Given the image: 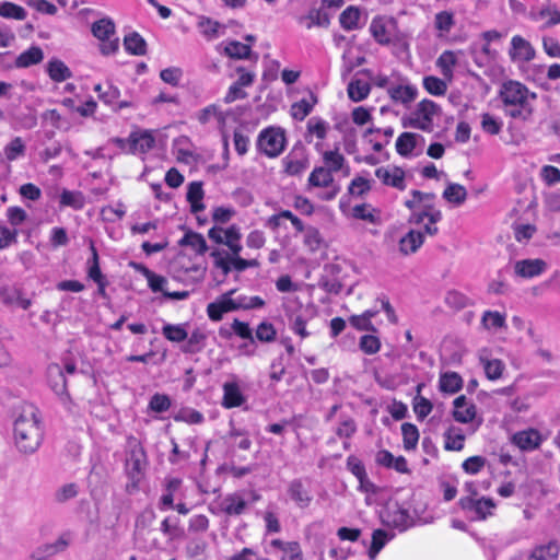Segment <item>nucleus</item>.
<instances>
[{
  "label": "nucleus",
  "instance_id": "f8f14e48",
  "mask_svg": "<svg viewBox=\"0 0 560 560\" xmlns=\"http://www.w3.org/2000/svg\"><path fill=\"white\" fill-rule=\"evenodd\" d=\"M374 175L385 187L397 191H405L407 189V172L401 166L394 164L382 165L375 168Z\"/></svg>",
  "mask_w": 560,
  "mask_h": 560
},
{
  "label": "nucleus",
  "instance_id": "473e14b6",
  "mask_svg": "<svg viewBox=\"0 0 560 560\" xmlns=\"http://www.w3.org/2000/svg\"><path fill=\"white\" fill-rule=\"evenodd\" d=\"M387 93L394 103L409 104L413 102L418 95V91L413 85H395L387 89Z\"/></svg>",
  "mask_w": 560,
  "mask_h": 560
},
{
  "label": "nucleus",
  "instance_id": "79ce46f5",
  "mask_svg": "<svg viewBox=\"0 0 560 560\" xmlns=\"http://www.w3.org/2000/svg\"><path fill=\"white\" fill-rule=\"evenodd\" d=\"M389 526L404 532L411 525L409 512L401 508H396L388 512L387 520L385 521Z\"/></svg>",
  "mask_w": 560,
  "mask_h": 560
},
{
  "label": "nucleus",
  "instance_id": "423d86ee",
  "mask_svg": "<svg viewBox=\"0 0 560 560\" xmlns=\"http://www.w3.org/2000/svg\"><path fill=\"white\" fill-rule=\"evenodd\" d=\"M91 33L98 42V51L108 57L119 51L120 39L117 36L116 24L109 16H104L91 24Z\"/></svg>",
  "mask_w": 560,
  "mask_h": 560
},
{
  "label": "nucleus",
  "instance_id": "e433bc0d",
  "mask_svg": "<svg viewBox=\"0 0 560 560\" xmlns=\"http://www.w3.org/2000/svg\"><path fill=\"white\" fill-rule=\"evenodd\" d=\"M361 10L355 5H349L339 15V23L345 31L360 28Z\"/></svg>",
  "mask_w": 560,
  "mask_h": 560
},
{
  "label": "nucleus",
  "instance_id": "bf43d9fd",
  "mask_svg": "<svg viewBox=\"0 0 560 560\" xmlns=\"http://www.w3.org/2000/svg\"><path fill=\"white\" fill-rule=\"evenodd\" d=\"M387 533L384 529L377 528L372 533V541L369 548L368 555L370 559H375L380 551L384 548L387 542Z\"/></svg>",
  "mask_w": 560,
  "mask_h": 560
},
{
  "label": "nucleus",
  "instance_id": "2f4dec72",
  "mask_svg": "<svg viewBox=\"0 0 560 560\" xmlns=\"http://www.w3.org/2000/svg\"><path fill=\"white\" fill-rule=\"evenodd\" d=\"M44 59L43 49L39 46H31L25 51L21 52L15 61L14 67L18 69L28 68L38 65Z\"/></svg>",
  "mask_w": 560,
  "mask_h": 560
},
{
  "label": "nucleus",
  "instance_id": "72a5a7b5",
  "mask_svg": "<svg viewBox=\"0 0 560 560\" xmlns=\"http://www.w3.org/2000/svg\"><path fill=\"white\" fill-rule=\"evenodd\" d=\"M124 47L126 52L132 56H144L148 50L145 39L138 32L125 35Z\"/></svg>",
  "mask_w": 560,
  "mask_h": 560
},
{
  "label": "nucleus",
  "instance_id": "dca6fc26",
  "mask_svg": "<svg viewBox=\"0 0 560 560\" xmlns=\"http://www.w3.org/2000/svg\"><path fill=\"white\" fill-rule=\"evenodd\" d=\"M547 269V264L541 258L522 259L514 265V272L523 279H530L542 275Z\"/></svg>",
  "mask_w": 560,
  "mask_h": 560
},
{
  "label": "nucleus",
  "instance_id": "4468645a",
  "mask_svg": "<svg viewBox=\"0 0 560 560\" xmlns=\"http://www.w3.org/2000/svg\"><path fill=\"white\" fill-rule=\"evenodd\" d=\"M287 493L300 509L308 508L313 501L310 487L301 478H294L289 482Z\"/></svg>",
  "mask_w": 560,
  "mask_h": 560
},
{
  "label": "nucleus",
  "instance_id": "a878e982",
  "mask_svg": "<svg viewBox=\"0 0 560 560\" xmlns=\"http://www.w3.org/2000/svg\"><path fill=\"white\" fill-rule=\"evenodd\" d=\"M381 214L382 212L378 208L366 202L355 205L351 209V215L353 219L364 221L374 225L381 223Z\"/></svg>",
  "mask_w": 560,
  "mask_h": 560
},
{
  "label": "nucleus",
  "instance_id": "f3484780",
  "mask_svg": "<svg viewBox=\"0 0 560 560\" xmlns=\"http://www.w3.org/2000/svg\"><path fill=\"white\" fill-rule=\"evenodd\" d=\"M528 18L533 22H542V28H550L560 24V10L556 5H544L539 9H532Z\"/></svg>",
  "mask_w": 560,
  "mask_h": 560
},
{
  "label": "nucleus",
  "instance_id": "9d476101",
  "mask_svg": "<svg viewBox=\"0 0 560 560\" xmlns=\"http://www.w3.org/2000/svg\"><path fill=\"white\" fill-rule=\"evenodd\" d=\"M208 237L218 245H225L231 256L240 255L243 249L241 230L236 224H232L226 229L217 225L212 226L208 231Z\"/></svg>",
  "mask_w": 560,
  "mask_h": 560
},
{
  "label": "nucleus",
  "instance_id": "aec40b11",
  "mask_svg": "<svg viewBox=\"0 0 560 560\" xmlns=\"http://www.w3.org/2000/svg\"><path fill=\"white\" fill-rule=\"evenodd\" d=\"M512 441L522 451H534L540 446L542 436L538 430L528 429L516 432Z\"/></svg>",
  "mask_w": 560,
  "mask_h": 560
},
{
  "label": "nucleus",
  "instance_id": "4be33fe9",
  "mask_svg": "<svg viewBox=\"0 0 560 560\" xmlns=\"http://www.w3.org/2000/svg\"><path fill=\"white\" fill-rule=\"evenodd\" d=\"M132 152L147 153L155 145V138L152 130L133 131L128 138Z\"/></svg>",
  "mask_w": 560,
  "mask_h": 560
},
{
  "label": "nucleus",
  "instance_id": "f257e3e1",
  "mask_svg": "<svg viewBox=\"0 0 560 560\" xmlns=\"http://www.w3.org/2000/svg\"><path fill=\"white\" fill-rule=\"evenodd\" d=\"M504 114L513 119L528 120L534 112L533 103L537 98L535 92L520 81L508 80L499 91Z\"/></svg>",
  "mask_w": 560,
  "mask_h": 560
},
{
  "label": "nucleus",
  "instance_id": "4c0bfd02",
  "mask_svg": "<svg viewBox=\"0 0 560 560\" xmlns=\"http://www.w3.org/2000/svg\"><path fill=\"white\" fill-rule=\"evenodd\" d=\"M463 387V378L457 372H445L440 375L439 388L445 394H455Z\"/></svg>",
  "mask_w": 560,
  "mask_h": 560
},
{
  "label": "nucleus",
  "instance_id": "864d4df0",
  "mask_svg": "<svg viewBox=\"0 0 560 560\" xmlns=\"http://www.w3.org/2000/svg\"><path fill=\"white\" fill-rule=\"evenodd\" d=\"M324 238L316 226L308 225L307 231L303 234V244L312 253L320 249Z\"/></svg>",
  "mask_w": 560,
  "mask_h": 560
},
{
  "label": "nucleus",
  "instance_id": "49530a36",
  "mask_svg": "<svg viewBox=\"0 0 560 560\" xmlns=\"http://www.w3.org/2000/svg\"><path fill=\"white\" fill-rule=\"evenodd\" d=\"M457 63V57L454 51L445 50L443 51L436 60V66L439 67L442 75L452 80L453 78V69Z\"/></svg>",
  "mask_w": 560,
  "mask_h": 560
},
{
  "label": "nucleus",
  "instance_id": "c03bdc74",
  "mask_svg": "<svg viewBox=\"0 0 560 560\" xmlns=\"http://www.w3.org/2000/svg\"><path fill=\"white\" fill-rule=\"evenodd\" d=\"M328 129H329V126L325 120H323L320 118H315V117L311 118L306 125L305 140L308 143H311L312 137L314 136L318 140L323 141L327 137Z\"/></svg>",
  "mask_w": 560,
  "mask_h": 560
},
{
  "label": "nucleus",
  "instance_id": "ea45409f",
  "mask_svg": "<svg viewBox=\"0 0 560 560\" xmlns=\"http://www.w3.org/2000/svg\"><path fill=\"white\" fill-rule=\"evenodd\" d=\"M186 340V343L182 347V351L187 354H196L205 348L207 335L201 329L197 328L191 331Z\"/></svg>",
  "mask_w": 560,
  "mask_h": 560
},
{
  "label": "nucleus",
  "instance_id": "58836bf2",
  "mask_svg": "<svg viewBox=\"0 0 560 560\" xmlns=\"http://www.w3.org/2000/svg\"><path fill=\"white\" fill-rule=\"evenodd\" d=\"M418 138H421L417 133L405 131L400 133L396 140V151L402 158H408L412 154L417 147Z\"/></svg>",
  "mask_w": 560,
  "mask_h": 560
},
{
  "label": "nucleus",
  "instance_id": "774afa93",
  "mask_svg": "<svg viewBox=\"0 0 560 560\" xmlns=\"http://www.w3.org/2000/svg\"><path fill=\"white\" fill-rule=\"evenodd\" d=\"M487 459L480 455H474L462 463L463 470L468 475L479 474L486 466Z\"/></svg>",
  "mask_w": 560,
  "mask_h": 560
},
{
  "label": "nucleus",
  "instance_id": "39448f33",
  "mask_svg": "<svg viewBox=\"0 0 560 560\" xmlns=\"http://www.w3.org/2000/svg\"><path fill=\"white\" fill-rule=\"evenodd\" d=\"M470 492L458 500L459 508L468 515L470 521L483 522L494 515L497 503L492 498L478 497V492L472 483L466 486Z\"/></svg>",
  "mask_w": 560,
  "mask_h": 560
},
{
  "label": "nucleus",
  "instance_id": "f03ea898",
  "mask_svg": "<svg viewBox=\"0 0 560 560\" xmlns=\"http://www.w3.org/2000/svg\"><path fill=\"white\" fill-rule=\"evenodd\" d=\"M44 436L38 409L33 405H24L14 422V440L23 453H34Z\"/></svg>",
  "mask_w": 560,
  "mask_h": 560
},
{
  "label": "nucleus",
  "instance_id": "de8ad7c7",
  "mask_svg": "<svg viewBox=\"0 0 560 560\" xmlns=\"http://www.w3.org/2000/svg\"><path fill=\"white\" fill-rule=\"evenodd\" d=\"M324 167L329 170L332 174L341 171L346 164L343 154L338 149L328 150L323 153Z\"/></svg>",
  "mask_w": 560,
  "mask_h": 560
},
{
  "label": "nucleus",
  "instance_id": "f704fd0d",
  "mask_svg": "<svg viewBox=\"0 0 560 560\" xmlns=\"http://www.w3.org/2000/svg\"><path fill=\"white\" fill-rule=\"evenodd\" d=\"M318 98L315 93L310 92L308 98H302L299 102H295L291 106V116L296 120H304L313 110L314 106L317 104Z\"/></svg>",
  "mask_w": 560,
  "mask_h": 560
},
{
  "label": "nucleus",
  "instance_id": "2eb2a0df",
  "mask_svg": "<svg viewBox=\"0 0 560 560\" xmlns=\"http://www.w3.org/2000/svg\"><path fill=\"white\" fill-rule=\"evenodd\" d=\"M233 292L232 290L223 294L218 301L208 304L207 315L212 322H220L225 313L240 310L238 302L230 298Z\"/></svg>",
  "mask_w": 560,
  "mask_h": 560
},
{
  "label": "nucleus",
  "instance_id": "0eeeda50",
  "mask_svg": "<svg viewBox=\"0 0 560 560\" xmlns=\"http://www.w3.org/2000/svg\"><path fill=\"white\" fill-rule=\"evenodd\" d=\"M369 31L373 39L381 46L398 45L406 39L399 31L397 20L393 16H374Z\"/></svg>",
  "mask_w": 560,
  "mask_h": 560
},
{
  "label": "nucleus",
  "instance_id": "c756f323",
  "mask_svg": "<svg viewBox=\"0 0 560 560\" xmlns=\"http://www.w3.org/2000/svg\"><path fill=\"white\" fill-rule=\"evenodd\" d=\"M424 242V234L417 230H410L399 241V252L402 255H410L416 253Z\"/></svg>",
  "mask_w": 560,
  "mask_h": 560
},
{
  "label": "nucleus",
  "instance_id": "69168bd1",
  "mask_svg": "<svg viewBox=\"0 0 560 560\" xmlns=\"http://www.w3.org/2000/svg\"><path fill=\"white\" fill-rule=\"evenodd\" d=\"M198 27L205 37L213 39L219 36L221 24L208 16H201L198 22Z\"/></svg>",
  "mask_w": 560,
  "mask_h": 560
},
{
  "label": "nucleus",
  "instance_id": "09e8293b",
  "mask_svg": "<svg viewBox=\"0 0 560 560\" xmlns=\"http://www.w3.org/2000/svg\"><path fill=\"white\" fill-rule=\"evenodd\" d=\"M179 245L191 247L197 254L203 255L208 250V245L205 237L196 232H187L179 241Z\"/></svg>",
  "mask_w": 560,
  "mask_h": 560
},
{
  "label": "nucleus",
  "instance_id": "6ab92c4d",
  "mask_svg": "<svg viewBox=\"0 0 560 560\" xmlns=\"http://www.w3.org/2000/svg\"><path fill=\"white\" fill-rule=\"evenodd\" d=\"M453 418L459 423L471 422L477 415V408L474 402L467 400L465 395L456 397L453 401Z\"/></svg>",
  "mask_w": 560,
  "mask_h": 560
},
{
  "label": "nucleus",
  "instance_id": "13d9d810",
  "mask_svg": "<svg viewBox=\"0 0 560 560\" xmlns=\"http://www.w3.org/2000/svg\"><path fill=\"white\" fill-rule=\"evenodd\" d=\"M443 198L448 202L462 205L467 198L466 188L459 184H450L443 191Z\"/></svg>",
  "mask_w": 560,
  "mask_h": 560
},
{
  "label": "nucleus",
  "instance_id": "680f3d73",
  "mask_svg": "<svg viewBox=\"0 0 560 560\" xmlns=\"http://www.w3.org/2000/svg\"><path fill=\"white\" fill-rule=\"evenodd\" d=\"M162 334L165 339L172 342H182L188 337V332L183 325L166 324L162 328Z\"/></svg>",
  "mask_w": 560,
  "mask_h": 560
},
{
  "label": "nucleus",
  "instance_id": "8fccbe9b",
  "mask_svg": "<svg viewBox=\"0 0 560 560\" xmlns=\"http://www.w3.org/2000/svg\"><path fill=\"white\" fill-rule=\"evenodd\" d=\"M60 206L70 207L74 210H81L85 206V198L81 191L63 189L60 194Z\"/></svg>",
  "mask_w": 560,
  "mask_h": 560
},
{
  "label": "nucleus",
  "instance_id": "a19ab883",
  "mask_svg": "<svg viewBox=\"0 0 560 560\" xmlns=\"http://www.w3.org/2000/svg\"><path fill=\"white\" fill-rule=\"evenodd\" d=\"M223 51L229 58L237 60L249 59L253 52L249 45L238 40L226 42Z\"/></svg>",
  "mask_w": 560,
  "mask_h": 560
},
{
  "label": "nucleus",
  "instance_id": "6e6d98bb",
  "mask_svg": "<svg viewBox=\"0 0 560 560\" xmlns=\"http://www.w3.org/2000/svg\"><path fill=\"white\" fill-rule=\"evenodd\" d=\"M347 468L359 480L360 487H363L364 482L370 483L365 466L360 458L350 455L347 458Z\"/></svg>",
  "mask_w": 560,
  "mask_h": 560
},
{
  "label": "nucleus",
  "instance_id": "b1692460",
  "mask_svg": "<svg viewBox=\"0 0 560 560\" xmlns=\"http://www.w3.org/2000/svg\"><path fill=\"white\" fill-rule=\"evenodd\" d=\"M183 480L177 477H167L164 480V492L159 501V509L166 511L174 508L175 493L182 488Z\"/></svg>",
  "mask_w": 560,
  "mask_h": 560
},
{
  "label": "nucleus",
  "instance_id": "5701e85b",
  "mask_svg": "<svg viewBox=\"0 0 560 560\" xmlns=\"http://www.w3.org/2000/svg\"><path fill=\"white\" fill-rule=\"evenodd\" d=\"M298 23L307 30L313 27H328L330 24L329 14L320 8H312L307 14L299 16Z\"/></svg>",
  "mask_w": 560,
  "mask_h": 560
},
{
  "label": "nucleus",
  "instance_id": "a211bd4d",
  "mask_svg": "<svg viewBox=\"0 0 560 560\" xmlns=\"http://www.w3.org/2000/svg\"><path fill=\"white\" fill-rule=\"evenodd\" d=\"M536 51L533 45L522 37L514 35L511 39L510 57L512 60L528 62L535 58Z\"/></svg>",
  "mask_w": 560,
  "mask_h": 560
},
{
  "label": "nucleus",
  "instance_id": "338daca9",
  "mask_svg": "<svg viewBox=\"0 0 560 560\" xmlns=\"http://www.w3.org/2000/svg\"><path fill=\"white\" fill-rule=\"evenodd\" d=\"M381 340L375 335H363L360 338L359 348L365 354H375L381 350Z\"/></svg>",
  "mask_w": 560,
  "mask_h": 560
},
{
  "label": "nucleus",
  "instance_id": "ddd939ff",
  "mask_svg": "<svg viewBox=\"0 0 560 560\" xmlns=\"http://www.w3.org/2000/svg\"><path fill=\"white\" fill-rule=\"evenodd\" d=\"M210 256L214 259V266L222 270L224 275L231 272L232 269L242 272L248 268H258L260 262L257 259H245L237 256H223V252L214 249Z\"/></svg>",
  "mask_w": 560,
  "mask_h": 560
},
{
  "label": "nucleus",
  "instance_id": "393cba45",
  "mask_svg": "<svg viewBox=\"0 0 560 560\" xmlns=\"http://www.w3.org/2000/svg\"><path fill=\"white\" fill-rule=\"evenodd\" d=\"M560 544L552 539L546 544L537 545L532 550L527 560H559Z\"/></svg>",
  "mask_w": 560,
  "mask_h": 560
},
{
  "label": "nucleus",
  "instance_id": "e2e57ef3",
  "mask_svg": "<svg viewBox=\"0 0 560 560\" xmlns=\"http://www.w3.org/2000/svg\"><path fill=\"white\" fill-rule=\"evenodd\" d=\"M25 154V143L21 137L13 138L5 147H4V155L8 161H15L20 156Z\"/></svg>",
  "mask_w": 560,
  "mask_h": 560
},
{
  "label": "nucleus",
  "instance_id": "0e129e2a",
  "mask_svg": "<svg viewBox=\"0 0 560 560\" xmlns=\"http://www.w3.org/2000/svg\"><path fill=\"white\" fill-rule=\"evenodd\" d=\"M413 412L419 421H423L433 410V404L425 397L417 395L412 402Z\"/></svg>",
  "mask_w": 560,
  "mask_h": 560
},
{
  "label": "nucleus",
  "instance_id": "412c9836",
  "mask_svg": "<svg viewBox=\"0 0 560 560\" xmlns=\"http://www.w3.org/2000/svg\"><path fill=\"white\" fill-rule=\"evenodd\" d=\"M47 377L50 388L61 397L69 398L67 380L63 370L58 363H51L47 368Z\"/></svg>",
  "mask_w": 560,
  "mask_h": 560
},
{
  "label": "nucleus",
  "instance_id": "c85d7f7f",
  "mask_svg": "<svg viewBox=\"0 0 560 560\" xmlns=\"http://www.w3.org/2000/svg\"><path fill=\"white\" fill-rule=\"evenodd\" d=\"M246 509L247 502L240 493L228 494L221 505V511L228 516L242 515Z\"/></svg>",
  "mask_w": 560,
  "mask_h": 560
},
{
  "label": "nucleus",
  "instance_id": "052dcab7",
  "mask_svg": "<svg viewBox=\"0 0 560 560\" xmlns=\"http://www.w3.org/2000/svg\"><path fill=\"white\" fill-rule=\"evenodd\" d=\"M423 88L428 93L435 96H442L447 91L446 82L434 75H429L423 79Z\"/></svg>",
  "mask_w": 560,
  "mask_h": 560
},
{
  "label": "nucleus",
  "instance_id": "7c9ffc66",
  "mask_svg": "<svg viewBox=\"0 0 560 560\" xmlns=\"http://www.w3.org/2000/svg\"><path fill=\"white\" fill-rule=\"evenodd\" d=\"M444 450L459 452L465 446V433L463 429L451 425L443 434Z\"/></svg>",
  "mask_w": 560,
  "mask_h": 560
},
{
  "label": "nucleus",
  "instance_id": "bb28decb",
  "mask_svg": "<svg viewBox=\"0 0 560 560\" xmlns=\"http://www.w3.org/2000/svg\"><path fill=\"white\" fill-rule=\"evenodd\" d=\"M245 402V397L236 382H226L223 384L222 406L226 409L241 407Z\"/></svg>",
  "mask_w": 560,
  "mask_h": 560
},
{
  "label": "nucleus",
  "instance_id": "4d7b16f0",
  "mask_svg": "<svg viewBox=\"0 0 560 560\" xmlns=\"http://www.w3.org/2000/svg\"><path fill=\"white\" fill-rule=\"evenodd\" d=\"M0 16L23 21L26 18V11L23 7L10 1L0 2Z\"/></svg>",
  "mask_w": 560,
  "mask_h": 560
},
{
  "label": "nucleus",
  "instance_id": "3c124183",
  "mask_svg": "<svg viewBox=\"0 0 560 560\" xmlns=\"http://www.w3.org/2000/svg\"><path fill=\"white\" fill-rule=\"evenodd\" d=\"M91 258L88 260V277L94 282L105 280L100 267V257L93 242L90 243Z\"/></svg>",
  "mask_w": 560,
  "mask_h": 560
},
{
  "label": "nucleus",
  "instance_id": "20e7f679",
  "mask_svg": "<svg viewBox=\"0 0 560 560\" xmlns=\"http://www.w3.org/2000/svg\"><path fill=\"white\" fill-rule=\"evenodd\" d=\"M127 444L129 451L126 462V471L129 482L126 486V491L133 493L139 490L140 483L144 477L148 457L142 443L136 436L129 435L127 438Z\"/></svg>",
  "mask_w": 560,
  "mask_h": 560
},
{
  "label": "nucleus",
  "instance_id": "c9c22d12",
  "mask_svg": "<svg viewBox=\"0 0 560 560\" xmlns=\"http://www.w3.org/2000/svg\"><path fill=\"white\" fill-rule=\"evenodd\" d=\"M334 183L332 173L324 166H316L310 173L307 185L316 188H328Z\"/></svg>",
  "mask_w": 560,
  "mask_h": 560
},
{
  "label": "nucleus",
  "instance_id": "603ef678",
  "mask_svg": "<svg viewBox=\"0 0 560 560\" xmlns=\"http://www.w3.org/2000/svg\"><path fill=\"white\" fill-rule=\"evenodd\" d=\"M401 434L404 448L406 451H412L417 447L419 441V430L417 425L410 422L401 424Z\"/></svg>",
  "mask_w": 560,
  "mask_h": 560
},
{
  "label": "nucleus",
  "instance_id": "1a4fd4ad",
  "mask_svg": "<svg viewBox=\"0 0 560 560\" xmlns=\"http://www.w3.org/2000/svg\"><path fill=\"white\" fill-rule=\"evenodd\" d=\"M285 132L280 127H267L257 138V149L270 159L278 158L285 149Z\"/></svg>",
  "mask_w": 560,
  "mask_h": 560
},
{
  "label": "nucleus",
  "instance_id": "37998d69",
  "mask_svg": "<svg viewBox=\"0 0 560 560\" xmlns=\"http://www.w3.org/2000/svg\"><path fill=\"white\" fill-rule=\"evenodd\" d=\"M47 73L55 82H63L72 77V72L69 67L59 59L48 61Z\"/></svg>",
  "mask_w": 560,
  "mask_h": 560
},
{
  "label": "nucleus",
  "instance_id": "9b49d317",
  "mask_svg": "<svg viewBox=\"0 0 560 560\" xmlns=\"http://www.w3.org/2000/svg\"><path fill=\"white\" fill-rule=\"evenodd\" d=\"M282 172L287 176H301L310 167V155L302 143H296L282 159Z\"/></svg>",
  "mask_w": 560,
  "mask_h": 560
},
{
  "label": "nucleus",
  "instance_id": "cd10ccee",
  "mask_svg": "<svg viewBox=\"0 0 560 560\" xmlns=\"http://www.w3.org/2000/svg\"><path fill=\"white\" fill-rule=\"evenodd\" d=\"M205 191L201 182H191L187 187L186 199L190 206L191 213H198L205 210Z\"/></svg>",
  "mask_w": 560,
  "mask_h": 560
},
{
  "label": "nucleus",
  "instance_id": "7ed1b4c3",
  "mask_svg": "<svg viewBox=\"0 0 560 560\" xmlns=\"http://www.w3.org/2000/svg\"><path fill=\"white\" fill-rule=\"evenodd\" d=\"M410 197L404 201V206L411 211L409 223L419 225L428 219L424 233L430 236L436 235L439 232L436 223L442 220V212L434 206L435 194L413 189L410 191Z\"/></svg>",
  "mask_w": 560,
  "mask_h": 560
},
{
  "label": "nucleus",
  "instance_id": "6e6552de",
  "mask_svg": "<svg viewBox=\"0 0 560 560\" xmlns=\"http://www.w3.org/2000/svg\"><path fill=\"white\" fill-rule=\"evenodd\" d=\"M439 113V106L431 100H422L416 109L402 121L404 127L419 129L424 132L433 130V118Z\"/></svg>",
  "mask_w": 560,
  "mask_h": 560
},
{
  "label": "nucleus",
  "instance_id": "5fc2aeb1",
  "mask_svg": "<svg viewBox=\"0 0 560 560\" xmlns=\"http://www.w3.org/2000/svg\"><path fill=\"white\" fill-rule=\"evenodd\" d=\"M481 326L485 329H500L506 326L505 314L498 311H485L481 316Z\"/></svg>",
  "mask_w": 560,
  "mask_h": 560
},
{
  "label": "nucleus",
  "instance_id": "a18cd8bd",
  "mask_svg": "<svg viewBox=\"0 0 560 560\" xmlns=\"http://www.w3.org/2000/svg\"><path fill=\"white\" fill-rule=\"evenodd\" d=\"M347 92L351 101L361 102L369 96L371 92V85L363 80L355 79L350 81L347 88Z\"/></svg>",
  "mask_w": 560,
  "mask_h": 560
}]
</instances>
